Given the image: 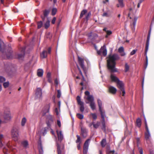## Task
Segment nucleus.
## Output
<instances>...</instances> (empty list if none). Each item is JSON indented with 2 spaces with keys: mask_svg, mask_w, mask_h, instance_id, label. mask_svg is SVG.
<instances>
[{
  "mask_svg": "<svg viewBox=\"0 0 154 154\" xmlns=\"http://www.w3.org/2000/svg\"><path fill=\"white\" fill-rule=\"evenodd\" d=\"M117 59V58H108L107 60V66L111 72H117V70L115 68L116 64L115 61Z\"/></svg>",
  "mask_w": 154,
  "mask_h": 154,
  "instance_id": "f257e3e1",
  "label": "nucleus"
},
{
  "mask_svg": "<svg viewBox=\"0 0 154 154\" xmlns=\"http://www.w3.org/2000/svg\"><path fill=\"white\" fill-rule=\"evenodd\" d=\"M20 128L17 126H14L11 130V134L13 140L17 141L19 139Z\"/></svg>",
  "mask_w": 154,
  "mask_h": 154,
  "instance_id": "f03ea898",
  "label": "nucleus"
},
{
  "mask_svg": "<svg viewBox=\"0 0 154 154\" xmlns=\"http://www.w3.org/2000/svg\"><path fill=\"white\" fill-rule=\"evenodd\" d=\"M117 85L119 89V92L120 94H122V95L124 96L125 95V93L124 88V84L123 82L119 80L117 83Z\"/></svg>",
  "mask_w": 154,
  "mask_h": 154,
  "instance_id": "7ed1b4c3",
  "label": "nucleus"
},
{
  "mask_svg": "<svg viewBox=\"0 0 154 154\" xmlns=\"http://www.w3.org/2000/svg\"><path fill=\"white\" fill-rule=\"evenodd\" d=\"M76 100L78 105H80V110L81 112H83L85 109L84 103L81 101L80 97L79 96H78L76 97Z\"/></svg>",
  "mask_w": 154,
  "mask_h": 154,
  "instance_id": "20e7f679",
  "label": "nucleus"
},
{
  "mask_svg": "<svg viewBox=\"0 0 154 154\" xmlns=\"http://www.w3.org/2000/svg\"><path fill=\"white\" fill-rule=\"evenodd\" d=\"M107 53V51L105 45H104L102 47L100 50L97 52V53L98 54H102L104 57H105Z\"/></svg>",
  "mask_w": 154,
  "mask_h": 154,
  "instance_id": "39448f33",
  "label": "nucleus"
},
{
  "mask_svg": "<svg viewBox=\"0 0 154 154\" xmlns=\"http://www.w3.org/2000/svg\"><path fill=\"white\" fill-rule=\"evenodd\" d=\"M42 97V90L41 88H38L35 92L36 99L41 98Z\"/></svg>",
  "mask_w": 154,
  "mask_h": 154,
  "instance_id": "423d86ee",
  "label": "nucleus"
},
{
  "mask_svg": "<svg viewBox=\"0 0 154 154\" xmlns=\"http://www.w3.org/2000/svg\"><path fill=\"white\" fill-rule=\"evenodd\" d=\"M88 131L87 129L82 127H81V131L80 135L83 138H86L87 136Z\"/></svg>",
  "mask_w": 154,
  "mask_h": 154,
  "instance_id": "0eeeda50",
  "label": "nucleus"
},
{
  "mask_svg": "<svg viewBox=\"0 0 154 154\" xmlns=\"http://www.w3.org/2000/svg\"><path fill=\"white\" fill-rule=\"evenodd\" d=\"M150 31L148 33L147 36L146 42V45L145 47V52L146 53L147 52L148 50L149 46V42L150 40Z\"/></svg>",
  "mask_w": 154,
  "mask_h": 154,
  "instance_id": "6e6552de",
  "label": "nucleus"
},
{
  "mask_svg": "<svg viewBox=\"0 0 154 154\" xmlns=\"http://www.w3.org/2000/svg\"><path fill=\"white\" fill-rule=\"evenodd\" d=\"M78 61L81 68L83 70H84L85 66L84 64V58H78Z\"/></svg>",
  "mask_w": 154,
  "mask_h": 154,
  "instance_id": "1a4fd4ad",
  "label": "nucleus"
},
{
  "mask_svg": "<svg viewBox=\"0 0 154 154\" xmlns=\"http://www.w3.org/2000/svg\"><path fill=\"white\" fill-rule=\"evenodd\" d=\"M146 132L145 134V137L146 140H148L149 139L150 137V134L149 132L148 128H145Z\"/></svg>",
  "mask_w": 154,
  "mask_h": 154,
  "instance_id": "9d476101",
  "label": "nucleus"
},
{
  "mask_svg": "<svg viewBox=\"0 0 154 154\" xmlns=\"http://www.w3.org/2000/svg\"><path fill=\"white\" fill-rule=\"evenodd\" d=\"M56 132L57 133L59 140L60 141H62L63 138V136L62 134V131H60L59 132V131L58 130H57L56 131Z\"/></svg>",
  "mask_w": 154,
  "mask_h": 154,
  "instance_id": "9b49d317",
  "label": "nucleus"
},
{
  "mask_svg": "<svg viewBox=\"0 0 154 154\" xmlns=\"http://www.w3.org/2000/svg\"><path fill=\"white\" fill-rule=\"evenodd\" d=\"M109 91L110 93L114 94L116 93L117 91V90L116 88L114 87L111 86L109 87Z\"/></svg>",
  "mask_w": 154,
  "mask_h": 154,
  "instance_id": "f8f14e48",
  "label": "nucleus"
},
{
  "mask_svg": "<svg viewBox=\"0 0 154 154\" xmlns=\"http://www.w3.org/2000/svg\"><path fill=\"white\" fill-rule=\"evenodd\" d=\"M4 117L5 119L6 120H9L11 118V113L9 112L8 113H5L4 116Z\"/></svg>",
  "mask_w": 154,
  "mask_h": 154,
  "instance_id": "ddd939ff",
  "label": "nucleus"
},
{
  "mask_svg": "<svg viewBox=\"0 0 154 154\" xmlns=\"http://www.w3.org/2000/svg\"><path fill=\"white\" fill-rule=\"evenodd\" d=\"M110 78L112 81L116 82V83L119 80L117 77L114 76L112 74L111 75Z\"/></svg>",
  "mask_w": 154,
  "mask_h": 154,
  "instance_id": "4468645a",
  "label": "nucleus"
},
{
  "mask_svg": "<svg viewBox=\"0 0 154 154\" xmlns=\"http://www.w3.org/2000/svg\"><path fill=\"white\" fill-rule=\"evenodd\" d=\"M53 122V119L51 116L50 118L46 122L47 126L49 128H50L51 126V124Z\"/></svg>",
  "mask_w": 154,
  "mask_h": 154,
  "instance_id": "2eb2a0df",
  "label": "nucleus"
},
{
  "mask_svg": "<svg viewBox=\"0 0 154 154\" xmlns=\"http://www.w3.org/2000/svg\"><path fill=\"white\" fill-rule=\"evenodd\" d=\"M119 3L117 4L116 5L117 7L123 8L124 5L123 3V0H118Z\"/></svg>",
  "mask_w": 154,
  "mask_h": 154,
  "instance_id": "dca6fc26",
  "label": "nucleus"
},
{
  "mask_svg": "<svg viewBox=\"0 0 154 154\" xmlns=\"http://www.w3.org/2000/svg\"><path fill=\"white\" fill-rule=\"evenodd\" d=\"M50 104L49 103L47 104L45 107V110L44 111V112L45 114L47 113L48 112H49L50 108Z\"/></svg>",
  "mask_w": 154,
  "mask_h": 154,
  "instance_id": "f3484780",
  "label": "nucleus"
},
{
  "mask_svg": "<svg viewBox=\"0 0 154 154\" xmlns=\"http://www.w3.org/2000/svg\"><path fill=\"white\" fill-rule=\"evenodd\" d=\"M21 144L24 148H26L28 147V143L27 140H24L22 141Z\"/></svg>",
  "mask_w": 154,
  "mask_h": 154,
  "instance_id": "a211bd4d",
  "label": "nucleus"
},
{
  "mask_svg": "<svg viewBox=\"0 0 154 154\" xmlns=\"http://www.w3.org/2000/svg\"><path fill=\"white\" fill-rule=\"evenodd\" d=\"M118 51L121 54L122 56H124L125 55V53L124 52V49L122 47H121L119 48Z\"/></svg>",
  "mask_w": 154,
  "mask_h": 154,
  "instance_id": "6ab92c4d",
  "label": "nucleus"
},
{
  "mask_svg": "<svg viewBox=\"0 0 154 154\" xmlns=\"http://www.w3.org/2000/svg\"><path fill=\"white\" fill-rule=\"evenodd\" d=\"M43 71L42 69H38L37 72V75L38 77H41L43 76Z\"/></svg>",
  "mask_w": 154,
  "mask_h": 154,
  "instance_id": "aec40b11",
  "label": "nucleus"
},
{
  "mask_svg": "<svg viewBox=\"0 0 154 154\" xmlns=\"http://www.w3.org/2000/svg\"><path fill=\"white\" fill-rule=\"evenodd\" d=\"M86 99L90 103L94 102V98L92 95H91L88 96Z\"/></svg>",
  "mask_w": 154,
  "mask_h": 154,
  "instance_id": "412c9836",
  "label": "nucleus"
},
{
  "mask_svg": "<svg viewBox=\"0 0 154 154\" xmlns=\"http://www.w3.org/2000/svg\"><path fill=\"white\" fill-rule=\"evenodd\" d=\"M106 143V139H103L100 142L101 145L103 147H104L105 146Z\"/></svg>",
  "mask_w": 154,
  "mask_h": 154,
  "instance_id": "4be33fe9",
  "label": "nucleus"
},
{
  "mask_svg": "<svg viewBox=\"0 0 154 154\" xmlns=\"http://www.w3.org/2000/svg\"><path fill=\"white\" fill-rule=\"evenodd\" d=\"M99 110L100 112L101 118L103 120H104V115L105 114L104 111L103 110L102 108H100V109H99Z\"/></svg>",
  "mask_w": 154,
  "mask_h": 154,
  "instance_id": "5701e85b",
  "label": "nucleus"
},
{
  "mask_svg": "<svg viewBox=\"0 0 154 154\" xmlns=\"http://www.w3.org/2000/svg\"><path fill=\"white\" fill-rule=\"evenodd\" d=\"M49 13V11L48 10H45L44 12V17H42V18L43 20H44L45 19V17L47 16Z\"/></svg>",
  "mask_w": 154,
  "mask_h": 154,
  "instance_id": "b1692460",
  "label": "nucleus"
},
{
  "mask_svg": "<svg viewBox=\"0 0 154 154\" xmlns=\"http://www.w3.org/2000/svg\"><path fill=\"white\" fill-rule=\"evenodd\" d=\"M141 121L140 119L138 118L136 120L137 126L139 128L141 127Z\"/></svg>",
  "mask_w": 154,
  "mask_h": 154,
  "instance_id": "393cba45",
  "label": "nucleus"
},
{
  "mask_svg": "<svg viewBox=\"0 0 154 154\" xmlns=\"http://www.w3.org/2000/svg\"><path fill=\"white\" fill-rule=\"evenodd\" d=\"M90 140V139H88L85 141L84 145V148H88L89 143Z\"/></svg>",
  "mask_w": 154,
  "mask_h": 154,
  "instance_id": "a878e982",
  "label": "nucleus"
},
{
  "mask_svg": "<svg viewBox=\"0 0 154 154\" xmlns=\"http://www.w3.org/2000/svg\"><path fill=\"white\" fill-rule=\"evenodd\" d=\"M57 152L58 154H62V152L61 150L60 146L58 143H57Z\"/></svg>",
  "mask_w": 154,
  "mask_h": 154,
  "instance_id": "bb28decb",
  "label": "nucleus"
},
{
  "mask_svg": "<svg viewBox=\"0 0 154 154\" xmlns=\"http://www.w3.org/2000/svg\"><path fill=\"white\" fill-rule=\"evenodd\" d=\"M76 137L77 139L76 140V143H82V140L80 136L78 135H77Z\"/></svg>",
  "mask_w": 154,
  "mask_h": 154,
  "instance_id": "cd10ccee",
  "label": "nucleus"
},
{
  "mask_svg": "<svg viewBox=\"0 0 154 154\" xmlns=\"http://www.w3.org/2000/svg\"><path fill=\"white\" fill-rule=\"evenodd\" d=\"M90 106L93 110H94L96 109V106L95 105V103L94 102L90 103Z\"/></svg>",
  "mask_w": 154,
  "mask_h": 154,
  "instance_id": "c85d7f7f",
  "label": "nucleus"
},
{
  "mask_svg": "<svg viewBox=\"0 0 154 154\" xmlns=\"http://www.w3.org/2000/svg\"><path fill=\"white\" fill-rule=\"evenodd\" d=\"M47 53L46 51H43L41 54V58H46L47 57Z\"/></svg>",
  "mask_w": 154,
  "mask_h": 154,
  "instance_id": "c756f323",
  "label": "nucleus"
},
{
  "mask_svg": "<svg viewBox=\"0 0 154 154\" xmlns=\"http://www.w3.org/2000/svg\"><path fill=\"white\" fill-rule=\"evenodd\" d=\"M87 12V11L86 9H84L82 10L80 14V17L82 18L83 16Z\"/></svg>",
  "mask_w": 154,
  "mask_h": 154,
  "instance_id": "7c9ffc66",
  "label": "nucleus"
},
{
  "mask_svg": "<svg viewBox=\"0 0 154 154\" xmlns=\"http://www.w3.org/2000/svg\"><path fill=\"white\" fill-rule=\"evenodd\" d=\"M137 19V17H135L133 20V25L134 26V28L133 29V30L134 31L135 30V26L136 24V22Z\"/></svg>",
  "mask_w": 154,
  "mask_h": 154,
  "instance_id": "2f4dec72",
  "label": "nucleus"
},
{
  "mask_svg": "<svg viewBox=\"0 0 154 154\" xmlns=\"http://www.w3.org/2000/svg\"><path fill=\"white\" fill-rule=\"evenodd\" d=\"M50 22L49 20H48L45 24V29H47L50 26Z\"/></svg>",
  "mask_w": 154,
  "mask_h": 154,
  "instance_id": "473e14b6",
  "label": "nucleus"
},
{
  "mask_svg": "<svg viewBox=\"0 0 154 154\" xmlns=\"http://www.w3.org/2000/svg\"><path fill=\"white\" fill-rule=\"evenodd\" d=\"M26 121V119L25 117H23L21 121V125L22 126H24Z\"/></svg>",
  "mask_w": 154,
  "mask_h": 154,
  "instance_id": "72a5a7b5",
  "label": "nucleus"
},
{
  "mask_svg": "<svg viewBox=\"0 0 154 154\" xmlns=\"http://www.w3.org/2000/svg\"><path fill=\"white\" fill-rule=\"evenodd\" d=\"M97 103L99 109L102 108V103L101 101L99 99L97 100Z\"/></svg>",
  "mask_w": 154,
  "mask_h": 154,
  "instance_id": "f704fd0d",
  "label": "nucleus"
},
{
  "mask_svg": "<svg viewBox=\"0 0 154 154\" xmlns=\"http://www.w3.org/2000/svg\"><path fill=\"white\" fill-rule=\"evenodd\" d=\"M102 129L103 131L104 132H106V125L104 122H102Z\"/></svg>",
  "mask_w": 154,
  "mask_h": 154,
  "instance_id": "c9c22d12",
  "label": "nucleus"
},
{
  "mask_svg": "<svg viewBox=\"0 0 154 154\" xmlns=\"http://www.w3.org/2000/svg\"><path fill=\"white\" fill-rule=\"evenodd\" d=\"M76 116L78 118L80 119H82L84 118V116L82 114L79 113L76 114Z\"/></svg>",
  "mask_w": 154,
  "mask_h": 154,
  "instance_id": "e433bc0d",
  "label": "nucleus"
},
{
  "mask_svg": "<svg viewBox=\"0 0 154 154\" xmlns=\"http://www.w3.org/2000/svg\"><path fill=\"white\" fill-rule=\"evenodd\" d=\"M39 154H43V148L42 146L41 145L39 147Z\"/></svg>",
  "mask_w": 154,
  "mask_h": 154,
  "instance_id": "4c0bfd02",
  "label": "nucleus"
},
{
  "mask_svg": "<svg viewBox=\"0 0 154 154\" xmlns=\"http://www.w3.org/2000/svg\"><path fill=\"white\" fill-rule=\"evenodd\" d=\"M125 72H128L129 70V66L128 65V64H127V63H126L125 64Z\"/></svg>",
  "mask_w": 154,
  "mask_h": 154,
  "instance_id": "58836bf2",
  "label": "nucleus"
},
{
  "mask_svg": "<svg viewBox=\"0 0 154 154\" xmlns=\"http://www.w3.org/2000/svg\"><path fill=\"white\" fill-rule=\"evenodd\" d=\"M91 115L92 116L93 119L95 120L97 118V116L96 114L95 113H91Z\"/></svg>",
  "mask_w": 154,
  "mask_h": 154,
  "instance_id": "ea45409f",
  "label": "nucleus"
},
{
  "mask_svg": "<svg viewBox=\"0 0 154 154\" xmlns=\"http://www.w3.org/2000/svg\"><path fill=\"white\" fill-rule=\"evenodd\" d=\"M3 85L4 86V87L5 88H6L8 87L9 85V82H5L3 84Z\"/></svg>",
  "mask_w": 154,
  "mask_h": 154,
  "instance_id": "a19ab883",
  "label": "nucleus"
},
{
  "mask_svg": "<svg viewBox=\"0 0 154 154\" xmlns=\"http://www.w3.org/2000/svg\"><path fill=\"white\" fill-rule=\"evenodd\" d=\"M42 21H40L38 23V29L41 28L42 25Z\"/></svg>",
  "mask_w": 154,
  "mask_h": 154,
  "instance_id": "79ce46f5",
  "label": "nucleus"
},
{
  "mask_svg": "<svg viewBox=\"0 0 154 154\" xmlns=\"http://www.w3.org/2000/svg\"><path fill=\"white\" fill-rule=\"evenodd\" d=\"M57 11V9L56 8H54L52 9V14L53 15H54L55 14Z\"/></svg>",
  "mask_w": 154,
  "mask_h": 154,
  "instance_id": "37998d69",
  "label": "nucleus"
},
{
  "mask_svg": "<svg viewBox=\"0 0 154 154\" xmlns=\"http://www.w3.org/2000/svg\"><path fill=\"white\" fill-rule=\"evenodd\" d=\"M6 79L4 77L0 76V82L1 83H2L4 82L5 81Z\"/></svg>",
  "mask_w": 154,
  "mask_h": 154,
  "instance_id": "c03bdc74",
  "label": "nucleus"
},
{
  "mask_svg": "<svg viewBox=\"0 0 154 154\" xmlns=\"http://www.w3.org/2000/svg\"><path fill=\"white\" fill-rule=\"evenodd\" d=\"M148 58H146V61H145V62L144 64V69H146L147 67V65H148Z\"/></svg>",
  "mask_w": 154,
  "mask_h": 154,
  "instance_id": "a18cd8bd",
  "label": "nucleus"
},
{
  "mask_svg": "<svg viewBox=\"0 0 154 154\" xmlns=\"http://www.w3.org/2000/svg\"><path fill=\"white\" fill-rule=\"evenodd\" d=\"M100 123L97 122L96 124H93L94 127L95 128H97L100 125Z\"/></svg>",
  "mask_w": 154,
  "mask_h": 154,
  "instance_id": "49530a36",
  "label": "nucleus"
},
{
  "mask_svg": "<svg viewBox=\"0 0 154 154\" xmlns=\"http://www.w3.org/2000/svg\"><path fill=\"white\" fill-rule=\"evenodd\" d=\"M57 97L58 98H60V97L61 95V93L60 90H58L57 91Z\"/></svg>",
  "mask_w": 154,
  "mask_h": 154,
  "instance_id": "de8ad7c7",
  "label": "nucleus"
},
{
  "mask_svg": "<svg viewBox=\"0 0 154 154\" xmlns=\"http://www.w3.org/2000/svg\"><path fill=\"white\" fill-rule=\"evenodd\" d=\"M137 51V49H134L130 53V55H133L134 54L136 51Z\"/></svg>",
  "mask_w": 154,
  "mask_h": 154,
  "instance_id": "09e8293b",
  "label": "nucleus"
},
{
  "mask_svg": "<svg viewBox=\"0 0 154 154\" xmlns=\"http://www.w3.org/2000/svg\"><path fill=\"white\" fill-rule=\"evenodd\" d=\"M106 32L107 34V35L106 36V37H107V35H110L112 33L111 31L110 30H107V31H106Z\"/></svg>",
  "mask_w": 154,
  "mask_h": 154,
  "instance_id": "8fccbe9b",
  "label": "nucleus"
},
{
  "mask_svg": "<svg viewBox=\"0 0 154 154\" xmlns=\"http://www.w3.org/2000/svg\"><path fill=\"white\" fill-rule=\"evenodd\" d=\"M47 129V128L46 127H45L43 128L44 131L43 132V134L44 136L46 134Z\"/></svg>",
  "mask_w": 154,
  "mask_h": 154,
  "instance_id": "3c124183",
  "label": "nucleus"
},
{
  "mask_svg": "<svg viewBox=\"0 0 154 154\" xmlns=\"http://www.w3.org/2000/svg\"><path fill=\"white\" fill-rule=\"evenodd\" d=\"M3 136L2 134H0V142L1 143V145H0V147H1L2 146V143L1 141L2 139L3 138Z\"/></svg>",
  "mask_w": 154,
  "mask_h": 154,
  "instance_id": "603ef678",
  "label": "nucleus"
},
{
  "mask_svg": "<svg viewBox=\"0 0 154 154\" xmlns=\"http://www.w3.org/2000/svg\"><path fill=\"white\" fill-rule=\"evenodd\" d=\"M88 148L83 147V154H87Z\"/></svg>",
  "mask_w": 154,
  "mask_h": 154,
  "instance_id": "864d4df0",
  "label": "nucleus"
},
{
  "mask_svg": "<svg viewBox=\"0 0 154 154\" xmlns=\"http://www.w3.org/2000/svg\"><path fill=\"white\" fill-rule=\"evenodd\" d=\"M91 15V12H88V14H87V15H86V18L87 20H88V18Z\"/></svg>",
  "mask_w": 154,
  "mask_h": 154,
  "instance_id": "5fc2aeb1",
  "label": "nucleus"
},
{
  "mask_svg": "<svg viewBox=\"0 0 154 154\" xmlns=\"http://www.w3.org/2000/svg\"><path fill=\"white\" fill-rule=\"evenodd\" d=\"M144 123H145V128H148L146 119V118L145 116H144Z\"/></svg>",
  "mask_w": 154,
  "mask_h": 154,
  "instance_id": "6e6d98bb",
  "label": "nucleus"
},
{
  "mask_svg": "<svg viewBox=\"0 0 154 154\" xmlns=\"http://www.w3.org/2000/svg\"><path fill=\"white\" fill-rule=\"evenodd\" d=\"M56 20V18L55 17H54L51 21V23L53 24H54L55 23Z\"/></svg>",
  "mask_w": 154,
  "mask_h": 154,
  "instance_id": "4d7b16f0",
  "label": "nucleus"
},
{
  "mask_svg": "<svg viewBox=\"0 0 154 154\" xmlns=\"http://www.w3.org/2000/svg\"><path fill=\"white\" fill-rule=\"evenodd\" d=\"M85 94L86 95L88 96H89L91 95H90V92L88 91H85Z\"/></svg>",
  "mask_w": 154,
  "mask_h": 154,
  "instance_id": "13d9d810",
  "label": "nucleus"
},
{
  "mask_svg": "<svg viewBox=\"0 0 154 154\" xmlns=\"http://www.w3.org/2000/svg\"><path fill=\"white\" fill-rule=\"evenodd\" d=\"M57 123L58 126L59 127H61V123L60 121L59 120H57Z\"/></svg>",
  "mask_w": 154,
  "mask_h": 154,
  "instance_id": "bf43d9fd",
  "label": "nucleus"
},
{
  "mask_svg": "<svg viewBox=\"0 0 154 154\" xmlns=\"http://www.w3.org/2000/svg\"><path fill=\"white\" fill-rule=\"evenodd\" d=\"M54 83L56 85V86H57L58 84V81L57 79H56L54 80Z\"/></svg>",
  "mask_w": 154,
  "mask_h": 154,
  "instance_id": "052dcab7",
  "label": "nucleus"
},
{
  "mask_svg": "<svg viewBox=\"0 0 154 154\" xmlns=\"http://www.w3.org/2000/svg\"><path fill=\"white\" fill-rule=\"evenodd\" d=\"M51 73L50 72H48V73L47 74V77L48 78H51Z\"/></svg>",
  "mask_w": 154,
  "mask_h": 154,
  "instance_id": "680f3d73",
  "label": "nucleus"
},
{
  "mask_svg": "<svg viewBox=\"0 0 154 154\" xmlns=\"http://www.w3.org/2000/svg\"><path fill=\"white\" fill-rule=\"evenodd\" d=\"M3 42H0V51L1 50L2 46L3 45Z\"/></svg>",
  "mask_w": 154,
  "mask_h": 154,
  "instance_id": "e2e57ef3",
  "label": "nucleus"
},
{
  "mask_svg": "<svg viewBox=\"0 0 154 154\" xmlns=\"http://www.w3.org/2000/svg\"><path fill=\"white\" fill-rule=\"evenodd\" d=\"M112 153V154H117V153H115V151L114 150H111L109 151V153Z\"/></svg>",
  "mask_w": 154,
  "mask_h": 154,
  "instance_id": "0e129e2a",
  "label": "nucleus"
},
{
  "mask_svg": "<svg viewBox=\"0 0 154 154\" xmlns=\"http://www.w3.org/2000/svg\"><path fill=\"white\" fill-rule=\"evenodd\" d=\"M55 112L56 113V115H58L59 114V113L58 112V108H55Z\"/></svg>",
  "mask_w": 154,
  "mask_h": 154,
  "instance_id": "69168bd1",
  "label": "nucleus"
},
{
  "mask_svg": "<svg viewBox=\"0 0 154 154\" xmlns=\"http://www.w3.org/2000/svg\"><path fill=\"white\" fill-rule=\"evenodd\" d=\"M81 143H78L77 145V148L78 150H80L81 149L80 144Z\"/></svg>",
  "mask_w": 154,
  "mask_h": 154,
  "instance_id": "338daca9",
  "label": "nucleus"
},
{
  "mask_svg": "<svg viewBox=\"0 0 154 154\" xmlns=\"http://www.w3.org/2000/svg\"><path fill=\"white\" fill-rule=\"evenodd\" d=\"M139 152L140 154H143V151L142 148L140 149Z\"/></svg>",
  "mask_w": 154,
  "mask_h": 154,
  "instance_id": "774afa93",
  "label": "nucleus"
}]
</instances>
